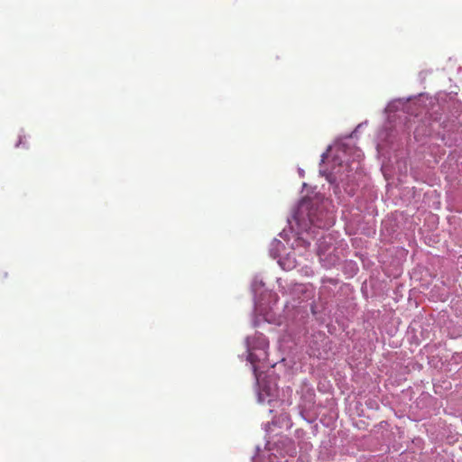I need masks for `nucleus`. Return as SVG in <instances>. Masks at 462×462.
Here are the masks:
<instances>
[{
	"label": "nucleus",
	"mask_w": 462,
	"mask_h": 462,
	"mask_svg": "<svg viewBox=\"0 0 462 462\" xmlns=\"http://www.w3.org/2000/svg\"><path fill=\"white\" fill-rule=\"evenodd\" d=\"M298 217L304 219L305 215L310 221V223L318 227H324L326 224H324L321 218L317 215L316 210L312 208L311 202L310 200H302L298 208Z\"/></svg>",
	"instance_id": "nucleus-1"
}]
</instances>
